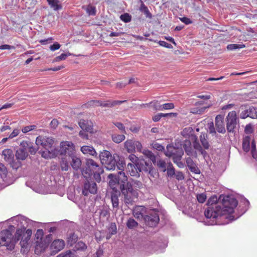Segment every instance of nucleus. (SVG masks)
Returning a JSON list of instances; mask_svg holds the SVG:
<instances>
[{
    "mask_svg": "<svg viewBox=\"0 0 257 257\" xmlns=\"http://www.w3.org/2000/svg\"><path fill=\"white\" fill-rule=\"evenodd\" d=\"M181 134L184 138L190 139L192 142L193 147L190 141L188 140H186L183 145L184 151L188 156L197 158V153H198L204 158L206 156L207 152L202 150L198 141L197 137L194 134V130L192 127L184 128Z\"/></svg>",
    "mask_w": 257,
    "mask_h": 257,
    "instance_id": "1",
    "label": "nucleus"
},
{
    "mask_svg": "<svg viewBox=\"0 0 257 257\" xmlns=\"http://www.w3.org/2000/svg\"><path fill=\"white\" fill-rule=\"evenodd\" d=\"M81 172L86 179H90L93 176L94 179L99 182L101 180L100 175L103 173V170L94 160L88 159L86 160L85 167L82 169Z\"/></svg>",
    "mask_w": 257,
    "mask_h": 257,
    "instance_id": "2",
    "label": "nucleus"
},
{
    "mask_svg": "<svg viewBox=\"0 0 257 257\" xmlns=\"http://www.w3.org/2000/svg\"><path fill=\"white\" fill-rule=\"evenodd\" d=\"M32 234V231L30 229L18 228L15 232L16 243L21 239L20 245L21 252L22 253L28 252L29 250V241Z\"/></svg>",
    "mask_w": 257,
    "mask_h": 257,
    "instance_id": "3",
    "label": "nucleus"
},
{
    "mask_svg": "<svg viewBox=\"0 0 257 257\" xmlns=\"http://www.w3.org/2000/svg\"><path fill=\"white\" fill-rule=\"evenodd\" d=\"M120 189L124 203L127 206L133 205L138 198V190L133 188L130 182H127L126 184L121 186Z\"/></svg>",
    "mask_w": 257,
    "mask_h": 257,
    "instance_id": "4",
    "label": "nucleus"
},
{
    "mask_svg": "<svg viewBox=\"0 0 257 257\" xmlns=\"http://www.w3.org/2000/svg\"><path fill=\"white\" fill-rule=\"evenodd\" d=\"M217 202L216 196H211L207 201V208L204 211V215L207 218L215 219L217 218L221 212V206Z\"/></svg>",
    "mask_w": 257,
    "mask_h": 257,
    "instance_id": "5",
    "label": "nucleus"
},
{
    "mask_svg": "<svg viewBox=\"0 0 257 257\" xmlns=\"http://www.w3.org/2000/svg\"><path fill=\"white\" fill-rule=\"evenodd\" d=\"M238 202L236 199L230 196H225L223 197L221 206V212L220 216L226 214H230L234 212V209L237 206Z\"/></svg>",
    "mask_w": 257,
    "mask_h": 257,
    "instance_id": "6",
    "label": "nucleus"
},
{
    "mask_svg": "<svg viewBox=\"0 0 257 257\" xmlns=\"http://www.w3.org/2000/svg\"><path fill=\"white\" fill-rule=\"evenodd\" d=\"M0 245L6 246L10 250H13L16 245L15 235L13 237L8 229L2 230L0 233Z\"/></svg>",
    "mask_w": 257,
    "mask_h": 257,
    "instance_id": "7",
    "label": "nucleus"
},
{
    "mask_svg": "<svg viewBox=\"0 0 257 257\" xmlns=\"http://www.w3.org/2000/svg\"><path fill=\"white\" fill-rule=\"evenodd\" d=\"M101 163L105 165L107 170H114L116 166V161L111 153L107 150H103L99 155Z\"/></svg>",
    "mask_w": 257,
    "mask_h": 257,
    "instance_id": "8",
    "label": "nucleus"
},
{
    "mask_svg": "<svg viewBox=\"0 0 257 257\" xmlns=\"http://www.w3.org/2000/svg\"><path fill=\"white\" fill-rule=\"evenodd\" d=\"M59 152L61 155H68L69 157L75 153V146L73 143L69 141L62 142L60 145Z\"/></svg>",
    "mask_w": 257,
    "mask_h": 257,
    "instance_id": "9",
    "label": "nucleus"
},
{
    "mask_svg": "<svg viewBox=\"0 0 257 257\" xmlns=\"http://www.w3.org/2000/svg\"><path fill=\"white\" fill-rule=\"evenodd\" d=\"M124 145L125 149L129 153H135L136 149L139 152H141L143 149L142 145L140 142L133 140H126L124 142Z\"/></svg>",
    "mask_w": 257,
    "mask_h": 257,
    "instance_id": "10",
    "label": "nucleus"
},
{
    "mask_svg": "<svg viewBox=\"0 0 257 257\" xmlns=\"http://www.w3.org/2000/svg\"><path fill=\"white\" fill-rule=\"evenodd\" d=\"M237 115L235 111H232L226 116V127L229 133H233L237 124Z\"/></svg>",
    "mask_w": 257,
    "mask_h": 257,
    "instance_id": "11",
    "label": "nucleus"
},
{
    "mask_svg": "<svg viewBox=\"0 0 257 257\" xmlns=\"http://www.w3.org/2000/svg\"><path fill=\"white\" fill-rule=\"evenodd\" d=\"M54 143V140L52 138L46 137L42 136H39L37 137L36 144L37 146H42L44 149L48 151L51 148Z\"/></svg>",
    "mask_w": 257,
    "mask_h": 257,
    "instance_id": "12",
    "label": "nucleus"
},
{
    "mask_svg": "<svg viewBox=\"0 0 257 257\" xmlns=\"http://www.w3.org/2000/svg\"><path fill=\"white\" fill-rule=\"evenodd\" d=\"M87 181L84 183L82 189V194L84 196H88L89 194H95L97 192V187L96 183L93 181H89L86 179Z\"/></svg>",
    "mask_w": 257,
    "mask_h": 257,
    "instance_id": "13",
    "label": "nucleus"
},
{
    "mask_svg": "<svg viewBox=\"0 0 257 257\" xmlns=\"http://www.w3.org/2000/svg\"><path fill=\"white\" fill-rule=\"evenodd\" d=\"M167 151L165 153L166 156L169 157H172V160L174 163L176 164L177 166L180 168L183 167L184 165L181 162V160L182 155H183V152L182 151H180L178 154H176L173 153L172 151H170L169 150L170 149L173 150V148H169L167 147Z\"/></svg>",
    "mask_w": 257,
    "mask_h": 257,
    "instance_id": "14",
    "label": "nucleus"
},
{
    "mask_svg": "<svg viewBox=\"0 0 257 257\" xmlns=\"http://www.w3.org/2000/svg\"><path fill=\"white\" fill-rule=\"evenodd\" d=\"M127 168L131 176L136 177H139L140 176V172L144 170L143 165L141 163H135V164L128 163Z\"/></svg>",
    "mask_w": 257,
    "mask_h": 257,
    "instance_id": "15",
    "label": "nucleus"
},
{
    "mask_svg": "<svg viewBox=\"0 0 257 257\" xmlns=\"http://www.w3.org/2000/svg\"><path fill=\"white\" fill-rule=\"evenodd\" d=\"M240 116L243 119L248 117L253 119L257 118V108L249 106L241 111Z\"/></svg>",
    "mask_w": 257,
    "mask_h": 257,
    "instance_id": "16",
    "label": "nucleus"
},
{
    "mask_svg": "<svg viewBox=\"0 0 257 257\" xmlns=\"http://www.w3.org/2000/svg\"><path fill=\"white\" fill-rule=\"evenodd\" d=\"M65 245V242L63 239H55L51 243L50 248L53 253H56L63 249Z\"/></svg>",
    "mask_w": 257,
    "mask_h": 257,
    "instance_id": "17",
    "label": "nucleus"
},
{
    "mask_svg": "<svg viewBox=\"0 0 257 257\" xmlns=\"http://www.w3.org/2000/svg\"><path fill=\"white\" fill-rule=\"evenodd\" d=\"M35 253L36 254H40L44 252L48 246V243L45 240H36Z\"/></svg>",
    "mask_w": 257,
    "mask_h": 257,
    "instance_id": "18",
    "label": "nucleus"
},
{
    "mask_svg": "<svg viewBox=\"0 0 257 257\" xmlns=\"http://www.w3.org/2000/svg\"><path fill=\"white\" fill-rule=\"evenodd\" d=\"M147 224L151 227L156 226L159 221V217L157 214H150L145 217Z\"/></svg>",
    "mask_w": 257,
    "mask_h": 257,
    "instance_id": "19",
    "label": "nucleus"
},
{
    "mask_svg": "<svg viewBox=\"0 0 257 257\" xmlns=\"http://www.w3.org/2000/svg\"><path fill=\"white\" fill-rule=\"evenodd\" d=\"M215 126L218 133L224 134L226 132L223 117L220 114L217 115L215 117Z\"/></svg>",
    "mask_w": 257,
    "mask_h": 257,
    "instance_id": "20",
    "label": "nucleus"
},
{
    "mask_svg": "<svg viewBox=\"0 0 257 257\" xmlns=\"http://www.w3.org/2000/svg\"><path fill=\"white\" fill-rule=\"evenodd\" d=\"M20 147H25L26 151H28L32 155H35L38 149L33 146V143L29 141H23L20 144Z\"/></svg>",
    "mask_w": 257,
    "mask_h": 257,
    "instance_id": "21",
    "label": "nucleus"
},
{
    "mask_svg": "<svg viewBox=\"0 0 257 257\" xmlns=\"http://www.w3.org/2000/svg\"><path fill=\"white\" fill-rule=\"evenodd\" d=\"M126 100H107L106 101H100V106L104 107H112L116 105H120L125 102Z\"/></svg>",
    "mask_w": 257,
    "mask_h": 257,
    "instance_id": "22",
    "label": "nucleus"
},
{
    "mask_svg": "<svg viewBox=\"0 0 257 257\" xmlns=\"http://www.w3.org/2000/svg\"><path fill=\"white\" fill-rule=\"evenodd\" d=\"M28 153L25 147H21L18 149L16 152L15 156L17 160L23 161L28 157Z\"/></svg>",
    "mask_w": 257,
    "mask_h": 257,
    "instance_id": "23",
    "label": "nucleus"
},
{
    "mask_svg": "<svg viewBox=\"0 0 257 257\" xmlns=\"http://www.w3.org/2000/svg\"><path fill=\"white\" fill-rule=\"evenodd\" d=\"M186 163L187 167L192 172L195 174L200 173V170L190 157L186 159Z\"/></svg>",
    "mask_w": 257,
    "mask_h": 257,
    "instance_id": "24",
    "label": "nucleus"
},
{
    "mask_svg": "<svg viewBox=\"0 0 257 257\" xmlns=\"http://www.w3.org/2000/svg\"><path fill=\"white\" fill-rule=\"evenodd\" d=\"M200 142L201 144L202 150L205 151V150H208L210 147V145L208 141V136L207 134L205 133H201L199 137Z\"/></svg>",
    "mask_w": 257,
    "mask_h": 257,
    "instance_id": "25",
    "label": "nucleus"
},
{
    "mask_svg": "<svg viewBox=\"0 0 257 257\" xmlns=\"http://www.w3.org/2000/svg\"><path fill=\"white\" fill-rule=\"evenodd\" d=\"M108 178L109 179V185L110 187L113 190L116 189L117 186L120 184L117 179L116 175L113 174H110L108 175Z\"/></svg>",
    "mask_w": 257,
    "mask_h": 257,
    "instance_id": "26",
    "label": "nucleus"
},
{
    "mask_svg": "<svg viewBox=\"0 0 257 257\" xmlns=\"http://www.w3.org/2000/svg\"><path fill=\"white\" fill-rule=\"evenodd\" d=\"M81 151L84 155L95 157L97 156V153L94 149L91 146H83L81 148Z\"/></svg>",
    "mask_w": 257,
    "mask_h": 257,
    "instance_id": "27",
    "label": "nucleus"
},
{
    "mask_svg": "<svg viewBox=\"0 0 257 257\" xmlns=\"http://www.w3.org/2000/svg\"><path fill=\"white\" fill-rule=\"evenodd\" d=\"M78 124L83 130H85L86 132H91L93 129L92 123L91 122L89 123L88 120L83 119H80Z\"/></svg>",
    "mask_w": 257,
    "mask_h": 257,
    "instance_id": "28",
    "label": "nucleus"
},
{
    "mask_svg": "<svg viewBox=\"0 0 257 257\" xmlns=\"http://www.w3.org/2000/svg\"><path fill=\"white\" fill-rule=\"evenodd\" d=\"M2 155L4 156L5 160L9 163L14 159V155L11 149H6L3 151Z\"/></svg>",
    "mask_w": 257,
    "mask_h": 257,
    "instance_id": "29",
    "label": "nucleus"
},
{
    "mask_svg": "<svg viewBox=\"0 0 257 257\" xmlns=\"http://www.w3.org/2000/svg\"><path fill=\"white\" fill-rule=\"evenodd\" d=\"M120 195L119 192H115L111 194V200L112 205L113 208L115 209V211H116L118 208V196Z\"/></svg>",
    "mask_w": 257,
    "mask_h": 257,
    "instance_id": "30",
    "label": "nucleus"
},
{
    "mask_svg": "<svg viewBox=\"0 0 257 257\" xmlns=\"http://www.w3.org/2000/svg\"><path fill=\"white\" fill-rule=\"evenodd\" d=\"M8 171L6 167L2 163H0V177L6 183H9L8 178Z\"/></svg>",
    "mask_w": 257,
    "mask_h": 257,
    "instance_id": "31",
    "label": "nucleus"
},
{
    "mask_svg": "<svg viewBox=\"0 0 257 257\" xmlns=\"http://www.w3.org/2000/svg\"><path fill=\"white\" fill-rule=\"evenodd\" d=\"M70 157L72 159V163L71 164V166L74 170H78L81 165V161L80 159L74 156V155Z\"/></svg>",
    "mask_w": 257,
    "mask_h": 257,
    "instance_id": "32",
    "label": "nucleus"
},
{
    "mask_svg": "<svg viewBox=\"0 0 257 257\" xmlns=\"http://www.w3.org/2000/svg\"><path fill=\"white\" fill-rule=\"evenodd\" d=\"M100 101L99 100H91L86 103L82 105V107L83 109L89 108L91 107H94L96 106H100Z\"/></svg>",
    "mask_w": 257,
    "mask_h": 257,
    "instance_id": "33",
    "label": "nucleus"
},
{
    "mask_svg": "<svg viewBox=\"0 0 257 257\" xmlns=\"http://www.w3.org/2000/svg\"><path fill=\"white\" fill-rule=\"evenodd\" d=\"M117 179L120 183V188L123 184H125V183L127 180V177L125 175L123 171H120L117 173L116 176Z\"/></svg>",
    "mask_w": 257,
    "mask_h": 257,
    "instance_id": "34",
    "label": "nucleus"
},
{
    "mask_svg": "<svg viewBox=\"0 0 257 257\" xmlns=\"http://www.w3.org/2000/svg\"><path fill=\"white\" fill-rule=\"evenodd\" d=\"M143 210L144 208L141 206L135 207L133 212L134 216L137 219L142 218L143 217Z\"/></svg>",
    "mask_w": 257,
    "mask_h": 257,
    "instance_id": "35",
    "label": "nucleus"
},
{
    "mask_svg": "<svg viewBox=\"0 0 257 257\" xmlns=\"http://www.w3.org/2000/svg\"><path fill=\"white\" fill-rule=\"evenodd\" d=\"M250 140L251 138L249 136H246L243 139L242 149L246 152H248L250 150Z\"/></svg>",
    "mask_w": 257,
    "mask_h": 257,
    "instance_id": "36",
    "label": "nucleus"
},
{
    "mask_svg": "<svg viewBox=\"0 0 257 257\" xmlns=\"http://www.w3.org/2000/svg\"><path fill=\"white\" fill-rule=\"evenodd\" d=\"M82 9L85 10L86 13L89 16H95L96 14V9L95 7L91 4L88 5L86 7L83 6Z\"/></svg>",
    "mask_w": 257,
    "mask_h": 257,
    "instance_id": "37",
    "label": "nucleus"
},
{
    "mask_svg": "<svg viewBox=\"0 0 257 257\" xmlns=\"http://www.w3.org/2000/svg\"><path fill=\"white\" fill-rule=\"evenodd\" d=\"M50 7L55 11H58L62 9V6L59 4V0H47Z\"/></svg>",
    "mask_w": 257,
    "mask_h": 257,
    "instance_id": "38",
    "label": "nucleus"
},
{
    "mask_svg": "<svg viewBox=\"0 0 257 257\" xmlns=\"http://www.w3.org/2000/svg\"><path fill=\"white\" fill-rule=\"evenodd\" d=\"M108 233L106 236V238L109 239L112 235L115 234L116 233V226L114 223H111L109 227Z\"/></svg>",
    "mask_w": 257,
    "mask_h": 257,
    "instance_id": "39",
    "label": "nucleus"
},
{
    "mask_svg": "<svg viewBox=\"0 0 257 257\" xmlns=\"http://www.w3.org/2000/svg\"><path fill=\"white\" fill-rule=\"evenodd\" d=\"M141 152H142L144 156L152 161V162L154 163L156 162V156L151 151L145 149L143 151H142Z\"/></svg>",
    "mask_w": 257,
    "mask_h": 257,
    "instance_id": "40",
    "label": "nucleus"
},
{
    "mask_svg": "<svg viewBox=\"0 0 257 257\" xmlns=\"http://www.w3.org/2000/svg\"><path fill=\"white\" fill-rule=\"evenodd\" d=\"M140 10L144 13L147 18H149L150 19L152 18V15L149 11L148 7L143 3L140 6Z\"/></svg>",
    "mask_w": 257,
    "mask_h": 257,
    "instance_id": "41",
    "label": "nucleus"
},
{
    "mask_svg": "<svg viewBox=\"0 0 257 257\" xmlns=\"http://www.w3.org/2000/svg\"><path fill=\"white\" fill-rule=\"evenodd\" d=\"M124 135L113 134L111 136L112 140L115 143L119 144L125 140Z\"/></svg>",
    "mask_w": 257,
    "mask_h": 257,
    "instance_id": "42",
    "label": "nucleus"
},
{
    "mask_svg": "<svg viewBox=\"0 0 257 257\" xmlns=\"http://www.w3.org/2000/svg\"><path fill=\"white\" fill-rule=\"evenodd\" d=\"M150 105V106H151L152 107H153L154 108V109L155 110H161V105H160L159 102H158V101L156 100V101H151L149 103H147V104H143L142 106H145L146 105Z\"/></svg>",
    "mask_w": 257,
    "mask_h": 257,
    "instance_id": "43",
    "label": "nucleus"
},
{
    "mask_svg": "<svg viewBox=\"0 0 257 257\" xmlns=\"http://www.w3.org/2000/svg\"><path fill=\"white\" fill-rule=\"evenodd\" d=\"M138 225V223L133 218H130L126 222V226L130 229L134 228Z\"/></svg>",
    "mask_w": 257,
    "mask_h": 257,
    "instance_id": "44",
    "label": "nucleus"
},
{
    "mask_svg": "<svg viewBox=\"0 0 257 257\" xmlns=\"http://www.w3.org/2000/svg\"><path fill=\"white\" fill-rule=\"evenodd\" d=\"M245 47V46L244 44H232L228 45L227 49L228 50H233L237 49L243 48Z\"/></svg>",
    "mask_w": 257,
    "mask_h": 257,
    "instance_id": "45",
    "label": "nucleus"
},
{
    "mask_svg": "<svg viewBox=\"0 0 257 257\" xmlns=\"http://www.w3.org/2000/svg\"><path fill=\"white\" fill-rule=\"evenodd\" d=\"M77 236L74 233L70 234L68 238V243L70 245H73L77 241Z\"/></svg>",
    "mask_w": 257,
    "mask_h": 257,
    "instance_id": "46",
    "label": "nucleus"
},
{
    "mask_svg": "<svg viewBox=\"0 0 257 257\" xmlns=\"http://www.w3.org/2000/svg\"><path fill=\"white\" fill-rule=\"evenodd\" d=\"M70 55H71V54L70 53H69L68 54L62 53L60 56L56 57L54 59L53 62H59V61H60L62 60H64L66 59V58L68 56H70Z\"/></svg>",
    "mask_w": 257,
    "mask_h": 257,
    "instance_id": "47",
    "label": "nucleus"
},
{
    "mask_svg": "<svg viewBox=\"0 0 257 257\" xmlns=\"http://www.w3.org/2000/svg\"><path fill=\"white\" fill-rule=\"evenodd\" d=\"M21 160H18L17 161H14V159L12 162H9L11 166L14 169L17 170L22 166V163L20 162Z\"/></svg>",
    "mask_w": 257,
    "mask_h": 257,
    "instance_id": "48",
    "label": "nucleus"
},
{
    "mask_svg": "<svg viewBox=\"0 0 257 257\" xmlns=\"http://www.w3.org/2000/svg\"><path fill=\"white\" fill-rule=\"evenodd\" d=\"M151 146L153 149L159 151H162L164 150V148L162 145L157 143L155 141L152 142L151 144Z\"/></svg>",
    "mask_w": 257,
    "mask_h": 257,
    "instance_id": "49",
    "label": "nucleus"
},
{
    "mask_svg": "<svg viewBox=\"0 0 257 257\" xmlns=\"http://www.w3.org/2000/svg\"><path fill=\"white\" fill-rule=\"evenodd\" d=\"M131 184L132 185L133 188H134V189H138H138H141V188H142V186H143V184H142V182L141 181H138V180H133L132 183H131Z\"/></svg>",
    "mask_w": 257,
    "mask_h": 257,
    "instance_id": "50",
    "label": "nucleus"
},
{
    "mask_svg": "<svg viewBox=\"0 0 257 257\" xmlns=\"http://www.w3.org/2000/svg\"><path fill=\"white\" fill-rule=\"evenodd\" d=\"M175 107L173 103H166L161 105V110L166 109H172Z\"/></svg>",
    "mask_w": 257,
    "mask_h": 257,
    "instance_id": "51",
    "label": "nucleus"
},
{
    "mask_svg": "<svg viewBox=\"0 0 257 257\" xmlns=\"http://www.w3.org/2000/svg\"><path fill=\"white\" fill-rule=\"evenodd\" d=\"M44 232L41 229H38L35 234L36 240H44Z\"/></svg>",
    "mask_w": 257,
    "mask_h": 257,
    "instance_id": "52",
    "label": "nucleus"
},
{
    "mask_svg": "<svg viewBox=\"0 0 257 257\" xmlns=\"http://www.w3.org/2000/svg\"><path fill=\"white\" fill-rule=\"evenodd\" d=\"M120 18L121 20L125 23L130 22L131 21V16L127 13L121 15Z\"/></svg>",
    "mask_w": 257,
    "mask_h": 257,
    "instance_id": "53",
    "label": "nucleus"
},
{
    "mask_svg": "<svg viewBox=\"0 0 257 257\" xmlns=\"http://www.w3.org/2000/svg\"><path fill=\"white\" fill-rule=\"evenodd\" d=\"M197 199L199 203H204L206 199V195L205 193L198 194L196 196Z\"/></svg>",
    "mask_w": 257,
    "mask_h": 257,
    "instance_id": "54",
    "label": "nucleus"
},
{
    "mask_svg": "<svg viewBox=\"0 0 257 257\" xmlns=\"http://www.w3.org/2000/svg\"><path fill=\"white\" fill-rule=\"evenodd\" d=\"M36 126L35 125H31L29 126H26L24 127L22 129V131L23 133L26 134L30 132L31 131L34 130L36 128Z\"/></svg>",
    "mask_w": 257,
    "mask_h": 257,
    "instance_id": "55",
    "label": "nucleus"
},
{
    "mask_svg": "<svg viewBox=\"0 0 257 257\" xmlns=\"http://www.w3.org/2000/svg\"><path fill=\"white\" fill-rule=\"evenodd\" d=\"M158 166L162 169L163 172L166 171V164L165 162L163 160H160L157 162Z\"/></svg>",
    "mask_w": 257,
    "mask_h": 257,
    "instance_id": "56",
    "label": "nucleus"
},
{
    "mask_svg": "<svg viewBox=\"0 0 257 257\" xmlns=\"http://www.w3.org/2000/svg\"><path fill=\"white\" fill-rule=\"evenodd\" d=\"M253 128L251 124H248L246 125L244 132L246 134H251L253 133Z\"/></svg>",
    "mask_w": 257,
    "mask_h": 257,
    "instance_id": "57",
    "label": "nucleus"
},
{
    "mask_svg": "<svg viewBox=\"0 0 257 257\" xmlns=\"http://www.w3.org/2000/svg\"><path fill=\"white\" fill-rule=\"evenodd\" d=\"M60 257H74L73 253L70 250L59 254Z\"/></svg>",
    "mask_w": 257,
    "mask_h": 257,
    "instance_id": "58",
    "label": "nucleus"
},
{
    "mask_svg": "<svg viewBox=\"0 0 257 257\" xmlns=\"http://www.w3.org/2000/svg\"><path fill=\"white\" fill-rule=\"evenodd\" d=\"M77 249L84 250L87 248V245L84 242L80 241H79L77 244Z\"/></svg>",
    "mask_w": 257,
    "mask_h": 257,
    "instance_id": "59",
    "label": "nucleus"
},
{
    "mask_svg": "<svg viewBox=\"0 0 257 257\" xmlns=\"http://www.w3.org/2000/svg\"><path fill=\"white\" fill-rule=\"evenodd\" d=\"M114 124L122 133H124L125 134L126 133L125 131V127L122 123L116 122H114Z\"/></svg>",
    "mask_w": 257,
    "mask_h": 257,
    "instance_id": "60",
    "label": "nucleus"
},
{
    "mask_svg": "<svg viewBox=\"0 0 257 257\" xmlns=\"http://www.w3.org/2000/svg\"><path fill=\"white\" fill-rule=\"evenodd\" d=\"M128 159L134 164L137 163H141L140 161H139L138 158L134 154L130 155L128 156Z\"/></svg>",
    "mask_w": 257,
    "mask_h": 257,
    "instance_id": "61",
    "label": "nucleus"
},
{
    "mask_svg": "<svg viewBox=\"0 0 257 257\" xmlns=\"http://www.w3.org/2000/svg\"><path fill=\"white\" fill-rule=\"evenodd\" d=\"M61 167L62 170L67 171L69 168L68 163L64 160H62L61 163Z\"/></svg>",
    "mask_w": 257,
    "mask_h": 257,
    "instance_id": "62",
    "label": "nucleus"
},
{
    "mask_svg": "<svg viewBox=\"0 0 257 257\" xmlns=\"http://www.w3.org/2000/svg\"><path fill=\"white\" fill-rule=\"evenodd\" d=\"M159 44L162 46V47H166V48H169V49H172L173 48V47L172 46L167 43L165 41H160L159 42H158Z\"/></svg>",
    "mask_w": 257,
    "mask_h": 257,
    "instance_id": "63",
    "label": "nucleus"
},
{
    "mask_svg": "<svg viewBox=\"0 0 257 257\" xmlns=\"http://www.w3.org/2000/svg\"><path fill=\"white\" fill-rule=\"evenodd\" d=\"M60 47L61 45L58 43L55 42L50 46V49L52 51H54L55 50H58Z\"/></svg>",
    "mask_w": 257,
    "mask_h": 257,
    "instance_id": "64",
    "label": "nucleus"
}]
</instances>
